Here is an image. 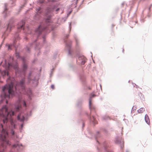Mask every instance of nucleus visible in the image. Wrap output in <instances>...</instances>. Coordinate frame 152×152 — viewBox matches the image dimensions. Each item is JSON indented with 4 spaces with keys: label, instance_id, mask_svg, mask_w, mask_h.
I'll return each mask as SVG.
<instances>
[{
    "label": "nucleus",
    "instance_id": "obj_25",
    "mask_svg": "<svg viewBox=\"0 0 152 152\" xmlns=\"http://www.w3.org/2000/svg\"><path fill=\"white\" fill-rule=\"evenodd\" d=\"M51 17V16H49V18H48L46 20V22H49L50 21V18Z\"/></svg>",
    "mask_w": 152,
    "mask_h": 152
},
{
    "label": "nucleus",
    "instance_id": "obj_50",
    "mask_svg": "<svg viewBox=\"0 0 152 152\" xmlns=\"http://www.w3.org/2000/svg\"><path fill=\"white\" fill-rule=\"evenodd\" d=\"M8 48H9H9H10V46H9Z\"/></svg>",
    "mask_w": 152,
    "mask_h": 152
},
{
    "label": "nucleus",
    "instance_id": "obj_37",
    "mask_svg": "<svg viewBox=\"0 0 152 152\" xmlns=\"http://www.w3.org/2000/svg\"><path fill=\"white\" fill-rule=\"evenodd\" d=\"M67 79L69 77V79L70 78V76L69 75H67Z\"/></svg>",
    "mask_w": 152,
    "mask_h": 152
},
{
    "label": "nucleus",
    "instance_id": "obj_9",
    "mask_svg": "<svg viewBox=\"0 0 152 152\" xmlns=\"http://www.w3.org/2000/svg\"><path fill=\"white\" fill-rule=\"evenodd\" d=\"M11 67H13V68L15 69H17L18 68L17 64L16 63H15V64L14 65V64L12 65L9 63L8 66L6 69V70L4 71H3L1 72V75L3 76L6 75L8 76V70L11 68Z\"/></svg>",
    "mask_w": 152,
    "mask_h": 152
},
{
    "label": "nucleus",
    "instance_id": "obj_34",
    "mask_svg": "<svg viewBox=\"0 0 152 152\" xmlns=\"http://www.w3.org/2000/svg\"><path fill=\"white\" fill-rule=\"evenodd\" d=\"M134 85H136V88H139V86L137 85H136L135 83H134Z\"/></svg>",
    "mask_w": 152,
    "mask_h": 152
},
{
    "label": "nucleus",
    "instance_id": "obj_31",
    "mask_svg": "<svg viewBox=\"0 0 152 152\" xmlns=\"http://www.w3.org/2000/svg\"><path fill=\"white\" fill-rule=\"evenodd\" d=\"M51 88L52 89H54L55 88V87L54 85H52L51 86Z\"/></svg>",
    "mask_w": 152,
    "mask_h": 152
},
{
    "label": "nucleus",
    "instance_id": "obj_23",
    "mask_svg": "<svg viewBox=\"0 0 152 152\" xmlns=\"http://www.w3.org/2000/svg\"><path fill=\"white\" fill-rule=\"evenodd\" d=\"M21 108V106L20 105H19L16 107V110L17 111H18L20 110V109Z\"/></svg>",
    "mask_w": 152,
    "mask_h": 152
},
{
    "label": "nucleus",
    "instance_id": "obj_2",
    "mask_svg": "<svg viewBox=\"0 0 152 152\" xmlns=\"http://www.w3.org/2000/svg\"><path fill=\"white\" fill-rule=\"evenodd\" d=\"M25 83L24 79H23L20 82L18 83L16 86L15 87H13L14 83L11 82L10 84H7L5 86L3 89V91L1 95V97L2 99L1 100V102H3L4 98L12 97L15 95V91H16L18 87L21 88V90L20 89L19 92L21 93L23 92V91L25 89V87L24 86Z\"/></svg>",
    "mask_w": 152,
    "mask_h": 152
},
{
    "label": "nucleus",
    "instance_id": "obj_44",
    "mask_svg": "<svg viewBox=\"0 0 152 152\" xmlns=\"http://www.w3.org/2000/svg\"><path fill=\"white\" fill-rule=\"evenodd\" d=\"M124 4V3H122L121 4L122 6H123Z\"/></svg>",
    "mask_w": 152,
    "mask_h": 152
},
{
    "label": "nucleus",
    "instance_id": "obj_3",
    "mask_svg": "<svg viewBox=\"0 0 152 152\" xmlns=\"http://www.w3.org/2000/svg\"><path fill=\"white\" fill-rule=\"evenodd\" d=\"M88 133L92 136H94L96 142V147L97 152H113L110 149V145L106 141H101L102 135L99 131L94 134L92 132L88 130Z\"/></svg>",
    "mask_w": 152,
    "mask_h": 152
},
{
    "label": "nucleus",
    "instance_id": "obj_7",
    "mask_svg": "<svg viewBox=\"0 0 152 152\" xmlns=\"http://www.w3.org/2000/svg\"><path fill=\"white\" fill-rule=\"evenodd\" d=\"M0 130H1V134H0L1 139L3 141L1 144V146L3 148V151H0V152H4L5 149H6L7 145H11L9 141L7 140V137L8 136V133L6 130L3 129V126L2 124L0 126Z\"/></svg>",
    "mask_w": 152,
    "mask_h": 152
},
{
    "label": "nucleus",
    "instance_id": "obj_12",
    "mask_svg": "<svg viewBox=\"0 0 152 152\" xmlns=\"http://www.w3.org/2000/svg\"><path fill=\"white\" fill-rule=\"evenodd\" d=\"M145 120L146 123L148 125L150 124V121L149 117L147 114H145Z\"/></svg>",
    "mask_w": 152,
    "mask_h": 152
},
{
    "label": "nucleus",
    "instance_id": "obj_49",
    "mask_svg": "<svg viewBox=\"0 0 152 152\" xmlns=\"http://www.w3.org/2000/svg\"><path fill=\"white\" fill-rule=\"evenodd\" d=\"M78 152H80V151H79V150H78V151H77Z\"/></svg>",
    "mask_w": 152,
    "mask_h": 152
},
{
    "label": "nucleus",
    "instance_id": "obj_5",
    "mask_svg": "<svg viewBox=\"0 0 152 152\" xmlns=\"http://www.w3.org/2000/svg\"><path fill=\"white\" fill-rule=\"evenodd\" d=\"M69 67L70 70L77 73L78 77L83 85L86 88H87L88 86L86 85V77L84 74V72L82 68L80 72L78 71V68L76 65H73L70 64H69Z\"/></svg>",
    "mask_w": 152,
    "mask_h": 152
},
{
    "label": "nucleus",
    "instance_id": "obj_32",
    "mask_svg": "<svg viewBox=\"0 0 152 152\" xmlns=\"http://www.w3.org/2000/svg\"><path fill=\"white\" fill-rule=\"evenodd\" d=\"M29 93H27V94H28L30 95L31 94V91L30 90L29 91Z\"/></svg>",
    "mask_w": 152,
    "mask_h": 152
},
{
    "label": "nucleus",
    "instance_id": "obj_26",
    "mask_svg": "<svg viewBox=\"0 0 152 152\" xmlns=\"http://www.w3.org/2000/svg\"><path fill=\"white\" fill-rule=\"evenodd\" d=\"M23 106L24 107H26V102H25V101H23Z\"/></svg>",
    "mask_w": 152,
    "mask_h": 152
},
{
    "label": "nucleus",
    "instance_id": "obj_1",
    "mask_svg": "<svg viewBox=\"0 0 152 152\" xmlns=\"http://www.w3.org/2000/svg\"><path fill=\"white\" fill-rule=\"evenodd\" d=\"M83 100L82 98L79 99L77 101L76 107L79 110V118L77 121V122L80 125H82V128L83 130L85 126V123L87 119L89 120L90 123H92L94 126L97 124L98 122L96 120V117L95 116L96 115L94 113L89 114L87 111L85 110L83 107L82 104Z\"/></svg>",
    "mask_w": 152,
    "mask_h": 152
},
{
    "label": "nucleus",
    "instance_id": "obj_45",
    "mask_svg": "<svg viewBox=\"0 0 152 152\" xmlns=\"http://www.w3.org/2000/svg\"><path fill=\"white\" fill-rule=\"evenodd\" d=\"M6 7H5V10H7V8H6Z\"/></svg>",
    "mask_w": 152,
    "mask_h": 152
},
{
    "label": "nucleus",
    "instance_id": "obj_28",
    "mask_svg": "<svg viewBox=\"0 0 152 152\" xmlns=\"http://www.w3.org/2000/svg\"><path fill=\"white\" fill-rule=\"evenodd\" d=\"M152 7V4H151L150 7L148 8V10L149 11L151 10V8Z\"/></svg>",
    "mask_w": 152,
    "mask_h": 152
},
{
    "label": "nucleus",
    "instance_id": "obj_24",
    "mask_svg": "<svg viewBox=\"0 0 152 152\" xmlns=\"http://www.w3.org/2000/svg\"><path fill=\"white\" fill-rule=\"evenodd\" d=\"M20 146V144H15L13 145L12 146L13 148H15L17 147V146Z\"/></svg>",
    "mask_w": 152,
    "mask_h": 152
},
{
    "label": "nucleus",
    "instance_id": "obj_27",
    "mask_svg": "<svg viewBox=\"0 0 152 152\" xmlns=\"http://www.w3.org/2000/svg\"><path fill=\"white\" fill-rule=\"evenodd\" d=\"M41 8L40 7H38V8H37L36 11L37 12H38L40 10Z\"/></svg>",
    "mask_w": 152,
    "mask_h": 152
},
{
    "label": "nucleus",
    "instance_id": "obj_40",
    "mask_svg": "<svg viewBox=\"0 0 152 152\" xmlns=\"http://www.w3.org/2000/svg\"><path fill=\"white\" fill-rule=\"evenodd\" d=\"M59 10V8H58V9L56 10V11H58V10Z\"/></svg>",
    "mask_w": 152,
    "mask_h": 152
},
{
    "label": "nucleus",
    "instance_id": "obj_36",
    "mask_svg": "<svg viewBox=\"0 0 152 152\" xmlns=\"http://www.w3.org/2000/svg\"><path fill=\"white\" fill-rule=\"evenodd\" d=\"M115 26V25L113 24H112V29H113V27Z\"/></svg>",
    "mask_w": 152,
    "mask_h": 152
},
{
    "label": "nucleus",
    "instance_id": "obj_43",
    "mask_svg": "<svg viewBox=\"0 0 152 152\" xmlns=\"http://www.w3.org/2000/svg\"><path fill=\"white\" fill-rule=\"evenodd\" d=\"M21 126L22 127H23V124H21Z\"/></svg>",
    "mask_w": 152,
    "mask_h": 152
},
{
    "label": "nucleus",
    "instance_id": "obj_33",
    "mask_svg": "<svg viewBox=\"0 0 152 152\" xmlns=\"http://www.w3.org/2000/svg\"><path fill=\"white\" fill-rule=\"evenodd\" d=\"M79 0H76V1H75V4H77V3L78 2V1Z\"/></svg>",
    "mask_w": 152,
    "mask_h": 152
},
{
    "label": "nucleus",
    "instance_id": "obj_47",
    "mask_svg": "<svg viewBox=\"0 0 152 152\" xmlns=\"http://www.w3.org/2000/svg\"><path fill=\"white\" fill-rule=\"evenodd\" d=\"M100 87L101 88L102 86H101V84L100 85Z\"/></svg>",
    "mask_w": 152,
    "mask_h": 152
},
{
    "label": "nucleus",
    "instance_id": "obj_29",
    "mask_svg": "<svg viewBox=\"0 0 152 152\" xmlns=\"http://www.w3.org/2000/svg\"><path fill=\"white\" fill-rule=\"evenodd\" d=\"M11 124H12V125H14V128H15V125H14L13 123V121H12V120L11 121Z\"/></svg>",
    "mask_w": 152,
    "mask_h": 152
},
{
    "label": "nucleus",
    "instance_id": "obj_17",
    "mask_svg": "<svg viewBox=\"0 0 152 152\" xmlns=\"http://www.w3.org/2000/svg\"><path fill=\"white\" fill-rule=\"evenodd\" d=\"M23 62H24V61L23 60ZM27 64H26L24 62L23 64V70L24 71H25L27 68Z\"/></svg>",
    "mask_w": 152,
    "mask_h": 152
},
{
    "label": "nucleus",
    "instance_id": "obj_30",
    "mask_svg": "<svg viewBox=\"0 0 152 152\" xmlns=\"http://www.w3.org/2000/svg\"><path fill=\"white\" fill-rule=\"evenodd\" d=\"M91 57L92 58V59L93 60V61L94 63H95L93 59V55L92 53V52H91Z\"/></svg>",
    "mask_w": 152,
    "mask_h": 152
},
{
    "label": "nucleus",
    "instance_id": "obj_15",
    "mask_svg": "<svg viewBox=\"0 0 152 152\" xmlns=\"http://www.w3.org/2000/svg\"><path fill=\"white\" fill-rule=\"evenodd\" d=\"M139 96L140 97V98L141 100H144V95L142 94L141 92H140L139 93Z\"/></svg>",
    "mask_w": 152,
    "mask_h": 152
},
{
    "label": "nucleus",
    "instance_id": "obj_39",
    "mask_svg": "<svg viewBox=\"0 0 152 152\" xmlns=\"http://www.w3.org/2000/svg\"><path fill=\"white\" fill-rule=\"evenodd\" d=\"M10 78H9V79L7 80V82H10Z\"/></svg>",
    "mask_w": 152,
    "mask_h": 152
},
{
    "label": "nucleus",
    "instance_id": "obj_13",
    "mask_svg": "<svg viewBox=\"0 0 152 152\" xmlns=\"http://www.w3.org/2000/svg\"><path fill=\"white\" fill-rule=\"evenodd\" d=\"M145 110V108L143 107H141L137 110V112L139 113H142Z\"/></svg>",
    "mask_w": 152,
    "mask_h": 152
},
{
    "label": "nucleus",
    "instance_id": "obj_20",
    "mask_svg": "<svg viewBox=\"0 0 152 152\" xmlns=\"http://www.w3.org/2000/svg\"><path fill=\"white\" fill-rule=\"evenodd\" d=\"M72 10H70L69 11H68L67 10V18H68V16H69V15H70V14L72 12Z\"/></svg>",
    "mask_w": 152,
    "mask_h": 152
},
{
    "label": "nucleus",
    "instance_id": "obj_8",
    "mask_svg": "<svg viewBox=\"0 0 152 152\" xmlns=\"http://www.w3.org/2000/svg\"><path fill=\"white\" fill-rule=\"evenodd\" d=\"M94 94H91L89 96L88 101V107L91 113H94L95 114H96L97 108L92 102V98L95 96Z\"/></svg>",
    "mask_w": 152,
    "mask_h": 152
},
{
    "label": "nucleus",
    "instance_id": "obj_46",
    "mask_svg": "<svg viewBox=\"0 0 152 152\" xmlns=\"http://www.w3.org/2000/svg\"><path fill=\"white\" fill-rule=\"evenodd\" d=\"M126 152H129L128 150H126Z\"/></svg>",
    "mask_w": 152,
    "mask_h": 152
},
{
    "label": "nucleus",
    "instance_id": "obj_35",
    "mask_svg": "<svg viewBox=\"0 0 152 152\" xmlns=\"http://www.w3.org/2000/svg\"><path fill=\"white\" fill-rule=\"evenodd\" d=\"M12 135H14V134H15L14 132V131H12Z\"/></svg>",
    "mask_w": 152,
    "mask_h": 152
},
{
    "label": "nucleus",
    "instance_id": "obj_22",
    "mask_svg": "<svg viewBox=\"0 0 152 152\" xmlns=\"http://www.w3.org/2000/svg\"><path fill=\"white\" fill-rule=\"evenodd\" d=\"M103 119L104 120H107L110 119V118L109 116H104L103 117Z\"/></svg>",
    "mask_w": 152,
    "mask_h": 152
},
{
    "label": "nucleus",
    "instance_id": "obj_16",
    "mask_svg": "<svg viewBox=\"0 0 152 152\" xmlns=\"http://www.w3.org/2000/svg\"><path fill=\"white\" fill-rule=\"evenodd\" d=\"M73 37L75 39V41L77 45L78 44V39H77V36L76 34H75L73 35Z\"/></svg>",
    "mask_w": 152,
    "mask_h": 152
},
{
    "label": "nucleus",
    "instance_id": "obj_51",
    "mask_svg": "<svg viewBox=\"0 0 152 152\" xmlns=\"http://www.w3.org/2000/svg\"><path fill=\"white\" fill-rule=\"evenodd\" d=\"M9 27V26H8V27H7V28H8Z\"/></svg>",
    "mask_w": 152,
    "mask_h": 152
},
{
    "label": "nucleus",
    "instance_id": "obj_6",
    "mask_svg": "<svg viewBox=\"0 0 152 152\" xmlns=\"http://www.w3.org/2000/svg\"><path fill=\"white\" fill-rule=\"evenodd\" d=\"M14 112L11 111H8V109L6 105L4 106L0 110V118L4 123H7L8 121V118L9 116H13L14 115Z\"/></svg>",
    "mask_w": 152,
    "mask_h": 152
},
{
    "label": "nucleus",
    "instance_id": "obj_52",
    "mask_svg": "<svg viewBox=\"0 0 152 152\" xmlns=\"http://www.w3.org/2000/svg\"><path fill=\"white\" fill-rule=\"evenodd\" d=\"M151 135H152V134H151Z\"/></svg>",
    "mask_w": 152,
    "mask_h": 152
},
{
    "label": "nucleus",
    "instance_id": "obj_48",
    "mask_svg": "<svg viewBox=\"0 0 152 152\" xmlns=\"http://www.w3.org/2000/svg\"><path fill=\"white\" fill-rule=\"evenodd\" d=\"M130 80H129V81H128V82H129H129H130Z\"/></svg>",
    "mask_w": 152,
    "mask_h": 152
},
{
    "label": "nucleus",
    "instance_id": "obj_21",
    "mask_svg": "<svg viewBox=\"0 0 152 152\" xmlns=\"http://www.w3.org/2000/svg\"><path fill=\"white\" fill-rule=\"evenodd\" d=\"M136 107L135 106H134L132 107L131 112H134V111L136 110Z\"/></svg>",
    "mask_w": 152,
    "mask_h": 152
},
{
    "label": "nucleus",
    "instance_id": "obj_4",
    "mask_svg": "<svg viewBox=\"0 0 152 152\" xmlns=\"http://www.w3.org/2000/svg\"><path fill=\"white\" fill-rule=\"evenodd\" d=\"M69 34L67 33V52L68 56L72 58L76 57V61L77 64L84 65L86 62L84 56L80 54H76L74 49L72 47V41L69 39Z\"/></svg>",
    "mask_w": 152,
    "mask_h": 152
},
{
    "label": "nucleus",
    "instance_id": "obj_38",
    "mask_svg": "<svg viewBox=\"0 0 152 152\" xmlns=\"http://www.w3.org/2000/svg\"><path fill=\"white\" fill-rule=\"evenodd\" d=\"M23 24L20 27V28H23Z\"/></svg>",
    "mask_w": 152,
    "mask_h": 152
},
{
    "label": "nucleus",
    "instance_id": "obj_11",
    "mask_svg": "<svg viewBox=\"0 0 152 152\" xmlns=\"http://www.w3.org/2000/svg\"><path fill=\"white\" fill-rule=\"evenodd\" d=\"M18 119L21 121H23L25 120V118L23 115L20 114L18 116Z\"/></svg>",
    "mask_w": 152,
    "mask_h": 152
},
{
    "label": "nucleus",
    "instance_id": "obj_10",
    "mask_svg": "<svg viewBox=\"0 0 152 152\" xmlns=\"http://www.w3.org/2000/svg\"><path fill=\"white\" fill-rule=\"evenodd\" d=\"M115 142L116 144H118L120 145V148L123 152L124 146V142L122 138L119 137H117L115 139Z\"/></svg>",
    "mask_w": 152,
    "mask_h": 152
},
{
    "label": "nucleus",
    "instance_id": "obj_14",
    "mask_svg": "<svg viewBox=\"0 0 152 152\" xmlns=\"http://www.w3.org/2000/svg\"><path fill=\"white\" fill-rule=\"evenodd\" d=\"M102 131L104 134L107 135H108L109 134V133L108 132L106 129H102Z\"/></svg>",
    "mask_w": 152,
    "mask_h": 152
},
{
    "label": "nucleus",
    "instance_id": "obj_18",
    "mask_svg": "<svg viewBox=\"0 0 152 152\" xmlns=\"http://www.w3.org/2000/svg\"><path fill=\"white\" fill-rule=\"evenodd\" d=\"M41 26H39L38 28L36 30V31L38 32L39 34H40L41 32Z\"/></svg>",
    "mask_w": 152,
    "mask_h": 152
},
{
    "label": "nucleus",
    "instance_id": "obj_19",
    "mask_svg": "<svg viewBox=\"0 0 152 152\" xmlns=\"http://www.w3.org/2000/svg\"><path fill=\"white\" fill-rule=\"evenodd\" d=\"M69 32L70 33L71 31V26H72V23L71 22H69Z\"/></svg>",
    "mask_w": 152,
    "mask_h": 152
},
{
    "label": "nucleus",
    "instance_id": "obj_41",
    "mask_svg": "<svg viewBox=\"0 0 152 152\" xmlns=\"http://www.w3.org/2000/svg\"><path fill=\"white\" fill-rule=\"evenodd\" d=\"M6 102L7 104L8 103V101H7V99H6Z\"/></svg>",
    "mask_w": 152,
    "mask_h": 152
},
{
    "label": "nucleus",
    "instance_id": "obj_42",
    "mask_svg": "<svg viewBox=\"0 0 152 152\" xmlns=\"http://www.w3.org/2000/svg\"><path fill=\"white\" fill-rule=\"evenodd\" d=\"M122 52H123V53H124V49H123Z\"/></svg>",
    "mask_w": 152,
    "mask_h": 152
}]
</instances>
